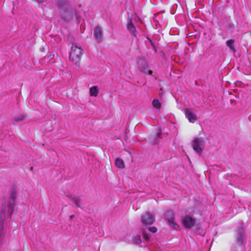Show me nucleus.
<instances>
[{
	"label": "nucleus",
	"instance_id": "9d476101",
	"mask_svg": "<svg viewBox=\"0 0 251 251\" xmlns=\"http://www.w3.org/2000/svg\"><path fill=\"white\" fill-rule=\"evenodd\" d=\"M186 117L189 120V121L192 123H194L196 119L194 113L189 109H186Z\"/></svg>",
	"mask_w": 251,
	"mask_h": 251
},
{
	"label": "nucleus",
	"instance_id": "7ed1b4c3",
	"mask_svg": "<svg viewBox=\"0 0 251 251\" xmlns=\"http://www.w3.org/2000/svg\"><path fill=\"white\" fill-rule=\"evenodd\" d=\"M204 144V141L202 138L197 137L193 140L192 146L193 150L197 153L201 154L202 152V147Z\"/></svg>",
	"mask_w": 251,
	"mask_h": 251
},
{
	"label": "nucleus",
	"instance_id": "4468645a",
	"mask_svg": "<svg viewBox=\"0 0 251 251\" xmlns=\"http://www.w3.org/2000/svg\"><path fill=\"white\" fill-rule=\"evenodd\" d=\"M58 6L62 9L67 8L68 6V1L66 0H59L57 1Z\"/></svg>",
	"mask_w": 251,
	"mask_h": 251
},
{
	"label": "nucleus",
	"instance_id": "f257e3e1",
	"mask_svg": "<svg viewBox=\"0 0 251 251\" xmlns=\"http://www.w3.org/2000/svg\"><path fill=\"white\" fill-rule=\"evenodd\" d=\"M83 54V50L81 48L73 45L71 47L70 52V60L73 62L76 66H79Z\"/></svg>",
	"mask_w": 251,
	"mask_h": 251
},
{
	"label": "nucleus",
	"instance_id": "0eeeda50",
	"mask_svg": "<svg viewBox=\"0 0 251 251\" xmlns=\"http://www.w3.org/2000/svg\"><path fill=\"white\" fill-rule=\"evenodd\" d=\"M127 28L130 33L134 37L137 36V31L136 30L135 26L134 25L132 19H130L129 22L127 24Z\"/></svg>",
	"mask_w": 251,
	"mask_h": 251
},
{
	"label": "nucleus",
	"instance_id": "20e7f679",
	"mask_svg": "<svg viewBox=\"0 0 251 251\" xmlns=\"http://www.w3.org/2000/svg\"><path fill=\"white\" fill-rule=\"evenodd\" d=\"M181 222L186 228H191L196 224V220L191 216L185 215L182 218Z\"/></svg>",
	"mask_w": 251,
	"mask_h": 251
},
{
	"label": "nucleus",
	"instance_id": "ddd939ff",
	"mask_svg": "<svg viewBox=\"0 0 251 251\" xmlns=\"http://www.w3.org/2000/svg\"><path fill=\"white\" fill-rule=\"evenodd\" d=\"M234 43V40L233 39L228 40L226 42V46L229 48L230 50L233 52H235L236 49Z\"/></svg>",
	"mask_w": 251,
	"mask_h": 251
},
{
	"label": "nucleus",
	"instance_id": "b1692460",
	"mask_svg": "<svg viewBox=\"0 0 251 251\" xmlns=\"http://www.w3.org/2000/svg\"><path fill=\"white\" fill-rule=\"evenodd\" d=\"M38 2H43L46 0H36Z\"/></svg>",
	"mask_w": 251,
	"mask_h": 251
},
{
	"label": "nucleus",
	"instance_id": "f3484780",
	"mask_svg": "<svg viewBox=\"0 0 251 251\" xmlns=\"http://www.w3.org/2000/svg\"><path fill=\"white\" fill-rule=\"evenodd\" d=\"M133 242L137 245H139L141 242V237L137 235L134 237L133 239Z\"/></svg>",
	"mask_w": 251,
	"mask_h": 251
},
{
	"label": "nucleus",
	"instance_id": "4be33fe9",
	"mask_svg": "<svg viewBox=\"0 0 251 251\" xmlns=\"http://www.w3.org/2000/svg\"><path fill=\"white\" fill-rule=\"evenodd\" d=\"M149 230L152 233H155L157 231V228L155 226L150 227L148 228Z\"/></svg>",
	"mask_w": 251,
	"mask_h": 251
},
{
	"label": "nucleus",
	"instance_id": "9b49d317",
	"mask_svg": "<svg viewBox=\"0 0 251 251\" xmlns=\"http://www.w3.org/2000/svg\"><path fill=\"white\" fill-rule=\"evenodd\" d=\"M15 205V203L8 202V204L7 205V214L10 218L11 217L12 215L14 212Z\"/></svg>",
	"mask_w": 251,
	"mask_h": 251
},
{
	"label": "nucleus",
	"instance_id": "6ab92c4d",
	"mask_svg": "<svg viewBox=\"0 0 251 251\" xmlns=\"http://www.w3.org/2000/svg\"><path fill=\"white\" fill-rule=\"evenodd\" d=\"M16 196L15 194L12 192L10 197L9 202L15 203Z\"/></svg>",
	"mask_w": 251,
	"mask_h": 251
},
{
	"label": "nucleus",
	"instance_id": "393cba45",
	"mask_svg": "<svg viewBox=\"0 0 251 251\" xmlns=\"http://www.w3.org/2000/svg\"><path fill=\"white\" fill-rule=\"evenodd\" d=\"M73 217H74V216H73V215H71V218H73Z\"/></svg>",
	"mask_w": 251,
	"mask_h": 251
},
{
	"label": "nucleus",
	"instance_id": "1a4fd4ad",
	"mask_svg": "<svg viewBox=\"0 0 251 251\" xmlns=\"http://www.w3.org/2000/svg\"><path fill=\"white\" fill-rule=\"evenodd\" d=\"M68 198H69L70 199V200H71L72 201H73L76 207H78V208H80L81 207V200L77 197H73L72 196H70V195H67L66 196Z\"/></svg>",
	"mask_w": 251,
	"mask_h": 251
},
{
	"label": "nucleus",
	"instance_id": "6e6552de",
	"mask_svg": "<svg viewBox=\"0 0 251 251\" xmlns=\"http://www.w3.org/2000/svg\"><path fill=\"white\" fill-rule=\"evenodd\" d=\"M94 35L99 42L101 41L102 38V30L99 27L97 26L95 28Z\"/></svg>",
	"mask_w": 251,
	"mask_h": 251
},
{
	"label": "nucleus",
	"instance_id": "39448f33",
	"mask_svg": "<svg viewBox=\"0 0 251 251\" xmlns=\"http://www.w3.org/2000/svg\"><path fill=\"white\" fill-rule=\"evenodd\" d=\"M141 219L142 223L146 226L152 225L154 222L153 215L147 211L142 215Z\"/></svg>",
	"mask_w": 251,
	"mask_h": 251
},
{
	"label": "nucleus",
	"instance_id": "a211bd4d",
	"mask_svg": "<svg viewBox=\"0 0 251 251\" xmlns=\"http://www.w3.org/2000/svg\"><path fill=\"white\" fill-rule=\"evenodd\" d=\"M25 119V116L23 115H19L15 118V121L17 122H19L23 121Z\"/></svg>",
	"mask_w": 251,
	"mask_h": 251
},
{
	"label": "nucleus",
	"instance_id": "dca6fc26",
	"mask_svg": "<svg viewBox=\"0 0 251 251\" xmlns=\"http://www.w3.org/2000/svg\"><path fill=\"white\" fill-rule=\"evenodd\" d=\"M152 104L153 106L156 109H159L161 108V103L159 101L158 99L157 98H155L153 100V101L152 102Z\"/></svg>",
	"mask_w": 251,
	"mask_h": 251
},
{
	"label": "nucleus",
	"instance_id": "f03ea898",
	"mask_svg": "<svg viewBox=\"0 0 251 251\" xmlns=\"http://www.w3.org/2000/svg\"><path fill=\"white\" fill-rule=\"evenodd\" d=\"M165 220L173 229L177 230L179 226L175 222L174 213L172 211H167L165 213Z\"/></svg>",
	"mask_w": 251,
	"mask_h": 251
},
{
	"label": "nucleus",
	"instance_id": "412c9836",
	"mask_svg": "<svg viewBox=\"0 0 251 251\" xmlns=\"http://www.w3.org/2000/svg\"><path fill=\"white\" fill-rule=\"evenodd\" d=\"M5 214V207L4 206L3 208H2V209L1 210V211L0 213V219H3L4 218Z\"/></svg>",
	"mask_w": 251,
	"mask_h": 251
},
{
	"label": "nucleus",
	"instance_id": "5701e85b",
	"mask_svg": "<svg viewBox=\"0 0 251 251\" xmlns=\"http://www.w3.org/2000/svg\"><path fill=\"white\" fill-rule=\"evenodd\" d=\"M148 72L149 75H151L152 74V71L151 70H149Z\"/></svg>",
	"mask_w": 251,
	"mask_h": 251
},
{
	"label": "nucleus",
	"instance_id": "2eb2a0df",
	"mask_svg": "<svg viewBox=\"0 0 251 251\" xmlns=\"http://www.w3.org/2000/svg\"><path fill=\"white\" fill-rule=\"evenodd\" d=\"M90 95L91 96L97 97L99 93V90L96 86H94L90 89Z\"/></svg>",
	"mask_w": 251,
	"mask_h": 251
},
{
	"label": "nucleus",
	"instance_id": "423d86ee",
	"mask_svg": "<svg viewBox=\"0 0 251 251\" xmlns=\"http://www.w3.org/2000/svg\"><path fill=\"white\" fill-rule=\"evenodd\" d=\"M138 68L141 73L147 74L148 70V64L147 62L144 60H139L138 61Z\"/></svg>",
	"mask_w": 251,
	"mask_h": 251
},
{
	"label": "nucleus",
	"instance_id": "f8f14e48",
	"mask_svg": "<svg viewBox=\"0 0 251 251\" xmlns=\"http://www.w3.org/2000/svg\"><path fill=\"white\" fill-rule=\"evenodd\" d=\"M115 165L117 167L123 169L125 168V164L123 159L120 158H117L115 161Z\"/></svg>",
	"mask_w": 251,
	"mask_h": 251
},
{
	"label": "nucleus",
	"instance_id": "aec40b11",
	"mask_svg": "<svg viewBox=\"0 0 251 251\" xmlns=\"http://www.w3.org/2000/svg\"><path fill=\"white\" fill-rule=\"evenodd\" d=\"M142 233H143V237L146 240V241H149L150 240V235L148 234L147 233H146L145 231L143 230L142 231Z\"/></svg>",
	"mask_w": 251,
	"mask_h": 251
},
{
	"label": "nucleus",
	"instance_id": "a878e982",
	"mask_svg": "<svg viewBox=\"0 0 251 251\" xmlns=\"http://www.w3.org/2000/svg\"><path fill=\"white\" fill-rule=\"evenodd\" d=\"M161 12H162V13H164V10H162V11H161Z\"/></svg>",
	"mask_w": 251,
	"mask_h": 251
}]
</instances>
